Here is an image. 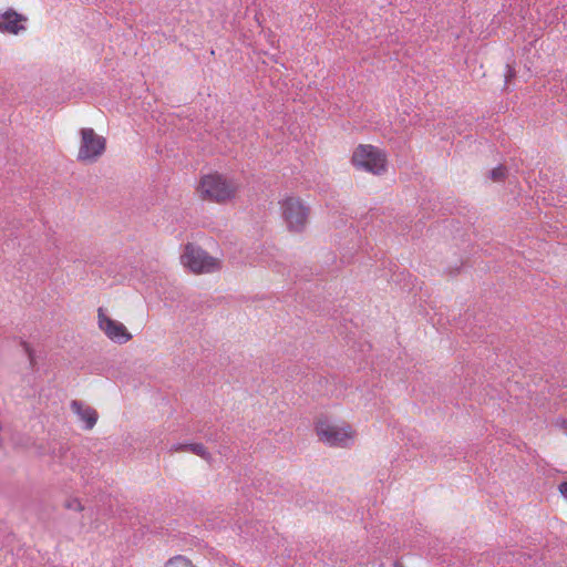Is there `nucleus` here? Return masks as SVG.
I'll list each match as a JSON object with an SVG mask.
<instances>
[{
	"label": "nucleus",
	"instance_id": "16",
	"mask_svg": "<svg viewBox=\"0 0 567 567\" xmlns=\"http://www.w3.org/2000/svg\"><path fill=\"white\" fill-rule=\"evenodd\" d=\"M564 425L567 427V421H564Z\"/></svg>",
	"mask_w": 567,
	"mask_h": 567
},
{
	"label": "nucleus",
	"instance_id": "10",
	"mask_svg": "<svg viewBox=\"0 0 567 567\" xmlns=\"http://www.w3.org/2000/svg\"><path fill=\"white\" fill-rule=\"evenodd\" d=\"M171 453L189 452L202 458L209 461L212 458L210 453L202 443H188V444H174L169 449Z\"/></svg>",
	"mask_w": 567,
	"mask_h": 567
},
{
	"label": "nucleus",
	"instance_id": "9",
	"mask_svg": "<svg viewBox=\"0 0 567 567\" xmlns=\"http://www.w3.org/2000/svg\"><path fill=\"white\" fill-rule=\"evenodd\" d=\"M72 411L79 416V419L84 422L85 430H92L97 422V412L80 401L71 402Z\"/></svg>",
	"mask_w": 567,
	"mask_h": 567
},
{
	"label": "nucleus",
	"instance_id": "4",
	"mask_svg": "<svg viewBox=\"0 0 567 567\" xmlns=\"http://www.w3.org/2000/svg\"><path fill=\"white\" fill-rule=\"evenodd\" d=\"M352 165L373 175H381L386 171V154L377 146L360 144L355 147L351 157Z\"/></svg>",
	"mask_w": 567,
	"mask_h": 567
},
{
	"label": "nucleus",
	"instance_id": "14",
	"mask_svg": "<svg viewBox=\"0 0 567 567\" xmlns=\"http://www.w3.org/2000/svg\"><path fill=\"white\" fill-rule=\"evenodd\" d=\"M68 507L79 512L83 509V506L79 499H73L72 502L68 503Z\"/></svg>",
	"mask_w": 567,
	"mask_h": 567
},
{
	"label": "nucleus",
	"instance_id": "11",
	"mask_svg": "<svg viewBox=\"0 0 567 567\" xmlns=\"http://www.w3.org/2000/svg\"><path fill=\"white\" fill-rule=\"evenodd\" d=\"M190 566H192L190 560L181 555L168 559L165 564V567H190Z\"/></svg>",
	"mask_w": 567,
	"mask_h": 567
},
{
	"label": "nucleus",
	"instance_id": "13",
	"mask_svg": "<svg viewBox=\"0 0 567 567\" xmlns=\"http://www.w3.org/2000/svg\"><path fill=\"white\" fill-rule=\"evenodd\" d=\"M21 346H22L24 352L28 354L30 361L32 362L33 361V349H32L31 344L27 341H22Z\"/></svg>",
	"mask_w": 567,
	"mask_h": 567
},
{
	"label": "nucleus",
	"instance_id": "3",
	"mask_svg": "<svg viewBox=\"0 0 567 567\" xmlns=\"http://www.w3.org/2000/svg\"><path fill=\"white\" fill-rule=\"evenodd\" d=\"M280 216L289 231L301 233L310 217V207L302 198L287 195L279 200Z\"/></svg>",
	"mask_w": 567,
	"mask_h": 567
},
{
	"label": "nucleus",
	"instance_id": "12",
	"mask_svg": "<svg viewBox=\"0 0 567 567\" xmlns=\"http://www.w3.org/2000/svg\"><path fill=\"white\" fill-rule=\"evenodd\" d=\"M506 173V168L504 166H497L491 172V178L494 182H499L504 179Z\"/></svg>",
	"mask_w": 567,
	"mask_h": 567
},
{
	"label": "nucleus",
	"instance_id": "15",
	"mask_svg": "<svg viewBox=\"0 0 567 567\" xmlns=\"http://www.w3.org/2000/svg\"><path fill=\"white\" fill-rule=\"evenodd\" d=\"M558 489H559L560 494H561L565 498H567V482L561 483V484L559 485Z\"/></svg>",
	"mask_w": 567,
	"mask_h": 567
},
{
	"label": "nucleus",
	"instance_id": "5",
	"mask_svg": "<svg viewBox=\"0 0 567 567\" xmlns=\"http://www.w3.org/2000/svg\"><path fill=\"white\" fill-rule=\"evenodd\" d=\"M182 264L193 274H210L220 269L221 262L218 258L208 255L200 247L187 244L181 257Z\"/></svg>",
	"mask_w": 567,
	"mask_h": 567
},
{
	"label": "nucleus",
	"instance_id": "8",
	"mask_svg": "<svg viewBox=\"0 0 567 567\" xmlns=\"http://www.w3.org/2000/svg\"><path fill=\"white\" fill-rule=\"evenodd\" d=\"M28 18L12 8L0 9V32L17 35L27 30Z\"/></svg>",
	"mask_w": 567,
	"mask_h": 567
},
{
	"label": "nucleus",
	"instance_id": "7",
	"mask_svg": "<svg viewBox=\"0 0 567 567\" xmlns=\"http://www.w3.org/2000/svg\"><path fill=\"white\" fill-rule=\"evenodd\" d=\"M97 326L110 340L116 343H126L132 339L127 328L122 322L110 318L103 308L97 309Z\"/></svg>",
	"mask_w": 567,
	"mask_h": 567
},
{
	"label": "nucleus",
	"instance_id": "1",
	"mask_svg": "<svg viewBox=\"0 0 567 567\" xmlns=\"http://www.w3.org/2000/svg\"><path fill=\"white\" fill-rule=\"evenodd\" d=\"M239 189L240 184L236 179L218 172L202 175L195 188L202 200L218 205L233 202Z\"/></svg>",
	"mask_w": 567,
	"mask_h": 567
},
{
	"label": "nucleus",
	"instance_id": "2",
	"mask_svg": "<svg viewBox=\"0 0 567 567\" xmlns=\"http://www.w3.org/2000/svg\"><path fill=\"white\" fill-rule=\"evenodd\" d=\"M313 431L318 441L329 447L347 449L357 437V431L344 421H334L328 415H320L313 422Z\"/></svg>",
	"mask_w": 567,
	"mask_h": 567
},
{
	"label": "nucleus",
	"instance_id": "6",
	"mask_svg": "<svg viewBox=\"0 0 567 567\" xmlns=\"http://www.w3.org/2000/svg\"><path fill=\"white\" fill-rule=\"evenodd\" d=\"M81 142L78 152V159L93 163L105 152L106 140L96 134L93 128L85 127L80 132Z\"/></svg>",
	"mask_w": 567,
	"mask_h": 567
}]
</instances>
